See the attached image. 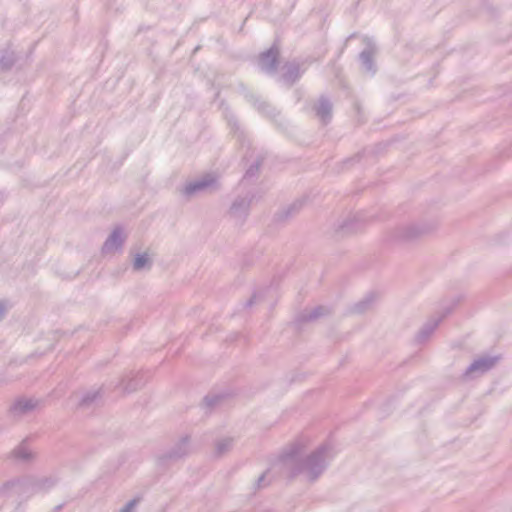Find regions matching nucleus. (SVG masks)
Returning a JSON list of instances; mask_svg holds the SVG:
<instances>
[{"mask_svg":"<svg viewBox=\"0 0 512 512\" xmlns=\"http://www.w3.org/2000/svg\"><path fill=\"white\" fill-rule=\"evenodd\" d=\"M148 261L149 259L147 255H139L134 261V267L136 269H141L148 263Z\"/></svg>","mask_w":512,"mask_h":512,"instance_id":"obj_5","label":"nucleus"},{"mask_svg":"<svg viewBox=\"0 0 512 512\" xmlns=\"http://www.w3.org/2000/svg\"><path fill=\"white\" fill-rule=\"evenodd\" d=\"M18 56L13 50L7 49L0 54V70H9L17 61Z\"/></svg>","mask_w":512,"mask_h":512,"instance_id":"obj_4","label":"nucleus"},{"mask_svg":"<svg viewBox=\"0 0 512 512\" xmlns=\"http://www.w3.org/2000/svg\"><path fill=\"white\" fill-rule=\"evenodd\" d=\"M133 505H134V503H130L128 505V507L125 510H123V512H129V510L132 508Z\"/></svg>","mask_w":512,"mask_h":512,"instance_id":"obj_8","label":"nucleus"},{"mask_svg":"<svg viewBox=\"0 0 512 512\" xmlns=\"http://www.w3.org/2000/svg\"><path fill=\"white\" fill-rule=\"evenodd\" d=\"M32 410V400L29 398H18L12 404L10 413L14 416H20Z\"/></svg>","mask_w":512,"mask_h":512,"instance_id":"obj_3","label":"nucleus"},{"mask_svg":"<svg viewBox=\"0 0 512 512\" xmlns=\"http://www.w3.org/2000/svg\"><path fill=\"white\" fill-rule=\"evenodd\" d=\"M10 305L5 300H0V321L5 317Z\"/></svg>","mask_w":512,"mask_h":512,"instance_id":"obj_6","label":"nucleus"},{"mask_svg":"<svg viewBox=\"0 0 512 512\" xmlns=\"http://www.w3.org/2000/svg\"><path fill=\"white\" fill-rule=\"evenodd\" d=\"M30 488V480L28 477H19L9 480L0 487L1 497H11L14 495H23Z\"/></svg>","mask_w":512,"mask_h":512,"instance_id":"obj_1","label":"nucleus"},{"mask_svg":"<svg viewBox=\"0 0 512 512\" xmlns=\"http://www.w3.org/2000/svg\"><path fill=\"white\" fill-rule=\"evenodd\" d=\"M32 457V440L26 437L11 452L10 458L16 463L29 462Z\"/></svg>","mask_w":512,"mask_h":512,"instance_id":"obj_2","label":"nucleus"},{"mask_svg":"<svg viewBox=\"0 0 512 512\" xmlns=\"http://www.w3.org/2000/svg\"><path fill=\"white\" fill-rule=\"evenodd\" d=\"M202 185L201 184H198L196 187H194L192 190L196 189V188H199L201 187Z\"/></svg>","mask_w":512,"mask_h":512,"instance_id":"obj_9","label":"nucleus"},{"mask_svg":"<svg viewBox=\"0 0 512 512\" xmlns=\"http://www.w3.org/2000/svg\"><path fill=\"white\" fill-rule=\"evenodd\" d=\"M116 240H117V234L114 233L110 239L106 242L105 244V247L106 248H109V247H112V245H114V243H116Z\"/></svg>","mask_w":512,"mask_h":512,"instance_id":"obj_7","label":"nucleus"}]
</instances>
